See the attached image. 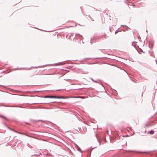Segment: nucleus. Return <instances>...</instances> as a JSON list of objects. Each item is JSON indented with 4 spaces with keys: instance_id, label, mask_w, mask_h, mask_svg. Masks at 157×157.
Returning <instances> with one entry per match:
<instances>
[{
    "instance_id": "nucleus-1",
    "label": "nucleus",
    "mask_w": 157,
    "mask_h": 157,
    "mask_svg": "<svg viewBox=\"0 0 157 157\" xmlns=\"http://www.w3.org/2000/svg\"><path fill=\"white\" fill-rule=\"evenodd\" d=\"M44 98H59V99H66L67 98H84V97H59L57 96H46L44 97Z\"/></svg>"
},
{
    "instance_id": "nucleus-2",
    "label": "nucleus",
    "mask_w": 157,
    "mask_h": 157,
    "mask_svg": "<svg viewBox=\"0 0 157 157\" xmlns=\"http://www.w3.org/2000/svg\"><path fill=\"white\" fill-rule=\"evenodd\" d=\"M64 64L63 62H61L59 63H56L54 64L55 66H58V65H61Z\"/></svg>"
},
{
    "instance_id": "nucleus-3",
    "label": "nucleus",
    "mask_w": 157,
    "mask_h": 157,
    "mask_svg": "<svg viewBox=\"0 0 157 157\" xmlns=\"http://www.w3.org/2000/svg\"><path fill=\"white\" fill-rule=\"evenodd\" d=\"M48 66L47 65H44V66H39L38 67V68H41V67H46Z\"/></svg>"
},
{
    "instance_id": "nucleus-4",
    "label": "nucleus",
    "mask_w": 157,
    "mask_h": 157,
    "mask_svg": "<svg viewBox=\"0 0 157 157\" xmlns=\"http://www.w3.org/2000/svg\"><path fill=\"white\" fill-rule=\"evenodd\" d=\"M154 133V131H151L150 132V133L151 134H153Z\"/></svg>"
},
{
    "instance_id": "nucleus-5",
    "label": "nucleus",
    "mask_w": 157,
    "mask_h": 157,
    "mask_svg": "<svg viewBox=\"0 0 157 157\" xmlns=\"http://www.w3.org/2000/svg\"><path fill=\"white\" fill-rule=\"evenodd\" d=\"M0 117H2V118H4V119H6V118L5 117H4V116L0 115Z\"/></svg>"
},
{
    "instance_id": "nucleus-6",
    "label": "nucleus",
    "mask_w": 157,
    "mask_h": 157,
    "mask_svg": "<svg viewBox=\"0 0 157 157\" xmlns=\"http://www.w3.org/2000/svg\"><path fill=\"white\" fill-rule=\"evenodd\" d=\"M13 131H14L15 132H17V133H18V132H17V131H15V130H13Z\"/></svg>"
}]
</instances>
